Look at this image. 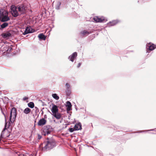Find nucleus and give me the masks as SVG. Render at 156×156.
<instances>
[{
    "instance_id": "nucleus-30",
    "label": "nucleus",
    "mask_w": 156,
    "mask_h": 156,
    "mask_svg": "<svg viewBox=\"0 0 156 156\" xmlns=\"http://www.w3.org/2000/svg\"><path fill=\"white\" fill-rule=\"evenodd\" d=\"M2 113L4 115L5 118V114L2 111Z\"/></svg>"
},
{
    "instance_id": "nucleus-28",
    "label": "nucleus",
    "mask_w": 156,
    "mask_h": 156,
    "mask_svg": "<svg viewBox=\"0 0 156 156\" xmlns=\"http://www.w3.org/2000/svg\"><path fill=\"white\" fill-rule=\"evenodd\" d=\"M28 99V98L27 97H25L23 98V101H25L26 100H27Z\"/></svg>"
},
{
    "instance_id": "nucleus-19",
    "label": "nucleus",
    "mask_w": 156,
    "mask_h": 156,
    "mask_svg": "<svg viewBox=\"0 0 156 156\" xmlns=\"http://www.w3.org/2000/svg\"><path fill=\"white\" fill-rule=\"evenodd\" d=\"M30 111L31 110L30 108H27L24 110L23 112L26 114H27L30 113Z\"/></svg>"
},
{
    "instance_id": "nucleus-3",
    "label": "nucleus",
    "mask_w": 156,
    "mask_h": 156,
    "mask_svg": "<svg viewBox=\"0 0 156 156\" xmlns=\"http://www.w3.org/2000/svg\"><path fill=\"white\" fill-rule=\"evenodd\" d=\"M52 108L51 109L52 115L56 119H60L61 117V114L58 112V106L54 104H52Z\"/></svg>"
},
{
    "instance_id": "nucleus-23",
    "label": "nucleus",
    "mask_w": 156,
    "mask_h": 156,
    "mask_svg": "<svg viewBox=\"0 0 156 156\" xmlns=\"http://www.w3.org/2000/svg\"><path fill=\"white\" fill-rule=\"evenodd\" d=\"M7 122H6V119H5V128H4L3 131L2 132V133H1V136H3V132H4V131H5V129H7L6 128L7 127Z\"/></svg>"
},
{
    "instance_id": "nucleus-6",
    "label": "nucleus",
    "mask_w": 156,
    "mask_h": 156,
    "mask_svg": "<svg viewBox=\"0 0 156 156\" xmlns=\"http://www.w3.org/2000/svg\"><path fill=\"white\" fill-rule=\"evenodd\" d=\"M17 9L18 10L20 14H22L25 12L26 7L24 5H21L17 7Z\"/></svg>"
},
{
    "instance_id": "nucleus-18",
    "label": "nucleus",
    "mask_w": 156,
    "mask_h": 156,
    "mask_svg": "<svg viewBox=\"0 0 156 156\" xmlns=\"http://www.w3.org/2000/svg\"><path fill=\"white\" fill-rule=\"evenodd\" d=\"M38 37L40 39L45 40L46 39V37L43 34H39L38 36Z\"/></svg>"
},
{
    "instance_id": "nucleus-35",
    "label": "nucleus",
    "mask_w": 156,
    "mask_h": 156,
    "mask_svg": "<svg viewBox=\"0 0 156 156\" xmlns=\"http://www.w3.org/2000/svg\"><path fill=\"white\" fill-rule=\"evenodd\" d=\"M5 43V44H7V43H7V42H6L5 43Z\"/></svg>"
},
{
    "instance_id": "nucleus-32",
    "label": "nucleus",
    "mask_w": 156,
    "mask_h": 156,
    "mask_svg": "<svg viewBox=\"0 0 156 156\" xmlns=\"http://www.w3.org/2000/svg\"><path fill=\"white\" fill-rule=\"evenodd\" d=\"M35 108L36 109V111L37 112V110H38V108L37 107H35Z\"/></svg>"
},
{
    "instance_id": "nucleus-4",
    "label": "nucleus",
    "mask_w": 156,
    "mask_h": 156,
    "mask_svg": "<svg viewBox=\"0 0 156 156\" xmlns=\"http://www.w3.org/2000/svg\"><path fill=\"white\" fill-rule=\"evenodd\" d=\"M16 116V110L15 108H13L11 110L10 115V120L13 123L15 120Z\"/></svg>"
},
{
    "instance_id": "nucleus-20",
    "label": "nucleus",
    "mask_w": 156,
    "mask_h": 156,
    "mask_svg": "<svg viewBox=\"0 0 156 156\" xmlns=\"http://www.w3.org/2000/svg\"><path fill=\"white\" fill-rule=\"evenodd\" d=\"M8 23H7L5 22L2 24V25H1L0 26V27L1 28L3 29L6 27L8 26Z\"/></svg>"
},
{
    "instance_id": "nucleus-36",
    "label": "nucleus",
    "mask_w": 156,
    "mask_h": 156,
    "mask_svg": "<svg viewBox=\"0 0 156 156\" xmlns=\"http://www.w3.org/2000/svg\"><path fill=\"white\" fill-rule=\"evenodd\" d=\"M39 136H40V135H38V137H39Z\"/></svg>"
},
{
    "instance_id": "nucleus-31",
    "label": "nucleus",
    "mask_w": 156,
    "mask_h": 156,
    "mask_svg": "<svg viewBox=\"0 0 156 156\" xmlns=\"http://www.w3.org/2000/svg\"><path fill=\"white\" fill-rule=\"evenodd\" d=\"M80 65H81V63H79V64H78V66H77V67L78 68L80 66Z\"/></svg>"
},
{
    "instance_id": "nucleus-33",
    "label": "nucleus",
    "mask_w": 156,
    "mask_h": 156,
    "mask_svg": "<svg viewBox=\"0 0 156 156\" xmlns=\"http://www.w3.org/2000/svg\"><path fill=\"white\" fill-rule=\"evenodd\" d=\"M38 137V140H40L41 139L42 137Z\"/></svg>"
},
{
    "instance_id": "nucleus-12",
    "label": "nucleus",
    "mask_w": 156,
    "mask_h": 156,
    "mask_svg": "<svg viewBox=\"0 0 156 156\" xmlns=\"http://www.w3.org/2000/svg\"><path fill=\"white\" fill-rule=\"evenodd\" d=\"M77 56V53L76 52L73 53L69 57V59L70 61L73 62L74 61V59L76 58Z\"/></svg>"
},
{
    "instance_id": "nucleus-8",
    "label": "nucleus",
    "mask_w": 156,
    "mask_h": 156,
    "mask_svg": "<svg viewBox=\"0 0 156 156\" xmlns=\"http://www.w3.org/2000/svg\"><path fill=\"white\" fill-rule=\"evenodd\" d=\"M94 21L96 22H101L104 21H106L107 20H105L104 17H102L100 18L98 16H95L93 18Z\"/></svg>"
},
{
    "instance_id": "nucleus-5",
    "label": "nucleus",
    "mask_w": 156,
    "mask_h": 156,
    "mask_svg": "<svg viewBox=\"0 0 156 156\" xmlns=\"http://www.w3.org/2000/svg\"><path fill=\"white\" fill-rule=\"evenodd\" d=\"M17 8L14 5H12L11 7V13L14 17H16L19 14V13L17 12Z\"/></svg>"
},
{
    "instance_id": "nucleus-2",
    "label": "nucleus",
    "mask_w": 156,
    "mask_h": 156,
    "mask_svg": "<svg viewBox=\"0 0 156 156\" xmlns=\"http://www.w3.org/2000/svg\"><path fill=\"white\" fill-rule=\"evenodd\" d=\"M9 12L6 10L1 9L0 10V21L2 22L8 21L10 20L9 17Z\"/></svg>"
},
{
    "instance_id": "nucleus-37",
    "label": "nucleus",
    "mask_w": 156,
    "mask_h": 156,
    "mask_svg": "<svg viewBox=\"0 0 156 156\" xmlns=\"http://www.w3.org/2000/svg\"><path fill=\"white\" fill-rule=\"evenodd\" d=\"M10 136L9 135L7 136Z\"/></svg>"
},
{
    "instance_id": "nucleus-21",
    "label": "nucleus",
    "mask_w": 156,
    "mask_h": 156,
    "mask_svg": "<svg viewBox=\"0 0 156 156\" xmlns=\"http://www.w3.org/2000/svg\"><path fill=\"white\" fill-rule=\"evenodd\" d=\"M52 97L56 100H58L59 99V97L56 94H53L52 95Z\"/></svg>"
},
{
    "instance_id": "nucleus-1",
    "label": "nucleus",
    "mask_w": 156,
    "mask_h": 156,
    "mask_svg": "<svg viewBox=\"0 0 156 156\" xmlns=\"http://www.w3.org/2000/svg\"><path fill=\"white\" fill-rule=\"evenodd\" d=\"M55 142L52 137H48L46 140L42 144L43 145H44L42 147V149L44 151H46L47 149H51L55 146Z\"/></svg>"
},
{
    "instance_id": "nucleus-15",
    "label": "nucleus",
    "mask_w": 156,
    "mask_h": 156,
    "mask_svg": "<svg viewBox=\"0 0 156 156\" xmlns=\"http://www.w3.org/2000/svg\"><path fill=\"white\" fill-rule=\"evenodd\" d=\"M66 107V110L67 111H69L71 110L72 105L71 103L69 101H67Z\"/></svg>"
},
{
    "instance_id": "nucleus-10",
    "label": "nucleus",
    "mask_w": 156,
    "mask_h": 156,
    "mask_svg": "<svg viewBox=\"0 0 156 156\" xmlns=\"http://www.w3.org/2000/svg\"><path fill=\"white\" fill-rule=\"evenodd\" d=\"M47 121L44 119L42 118L40 119L37 123V125L40 126H43L45 124Z\"/></svg>"
},
{
    "instance_id": "nucleus-24",
    "label": "nucleus",
    "mask_w": 156,
    "mask_h": 156,
    "mask_svg": "<svg viewBox=\"0 0 156 156\" xmlns=\"http://www.w3.org/2000/svg\"><path fill=\"white\" fill-rule=\"evenodd\" d=\"M12 49V45H10V46L9 45V47H8V48L7 50V52L8 53H9L11 51V50Z\"/></svg>"
},
{
    "instance_id": "nucleus-26",
    "label": "nucleus",
    "mask_w": 156,
    "mask_h": 156,
    "mask_svg": "<svg viewBox=\"0 0 156 156\" xmlns=\"http://www.w3.org/2000/svg\"><path fill=\"white\" fill-rule=\"evenodd\" d=\"M69 131H70V132H72L75 130V129H74V128H69Z\"/></svg>"
},
{
    "instance_id": "nucleus-9",
    "label": "nucleus",
    "mask_w": 156,
    "mask_h": 156,
    "mask_svg": "<svg viewBox=\"0 0 156 156\" xmlns=\"http://www.w3.org/2000/svg\"><path fill=\"white\" fill-rule=\"evenodd\" d=\"M45 127L46 128H44L41 132V134L42 136H46L48 135V134H50L51 132L47 128L48 127L47 126Z\"/></svg>"
},
{
    "instance_id": "nucleus-16",
    "label": "nucleus",
    "mask_w": 156,
    "mask_h": 156,
    "mask_svg": "<svg viewBox=\"0 0 156 156\" xmlns=\"http://www.w3.org/2000/svg\"><path fill=\"white\" fill-rule=\"evenodd\" d=\"M118 23L116 20H114L112 21V22H110L109 23H108V26H113L115 24H116Z\"/></svg>"
},
{
    "instance_id": "nucleus-14",
    "label": "nucleus",
    "mask_w": 156,
    "mask_h": 156,
    "mask_svg": "<svg viewBox=\"0 0 156 156\" xmlns=\"http://www.w3.org/2000/svg\"><path fill=\"white\" fill-rule=\"evenodd\" d=\"M11 36V34L9 32H7L6 33L2 34V36L4 38L6 39L9 38Z\"/></svg>"
},
{
    "instance_id": "nucleus-29",
    "label": "nucleus",
    "mask_w": 156,
    "mask_h": 156,
    "mask_svg": "<svg viewBox=\"0 0 156 156\" xmlns=\"http://www.w3.org/2000/svg\"><path fill=\"white\" fill-rule=\"evenodd\" d=\"M3 137H0V143H1V141Z\"/></svg>"
},
{
    "instance_id": "nucleus-25",
    "label": "nucleus",
    "mask_w": 156,
    "mask_h": 156,
    "mask_svg": "<svg viewBox=\"0 0 156 156\" xmlns=\"http://www.w3.org/2000/svg\"><path fill=\"white\" fill-rule=\"evenodd\" d=\"M8 47L9 45H5L3 48L4 50L7 51Z\"/></svg>"
},
{
    "instance_id": "nucleus-22",
    "label": "nucleus",
    "mask_w": 156,
    "mask_h": 156,
    "mask_svg": "<svg viewBox=\"0 0 156 156\" xmlns=\"http://www.w3.org/2000/svg\"><path fill=\"white\" fill-rule=\"evenodd\" d=\"M28 106L31 108H33L34 107V104L33 102H30L28 104Z\"/></svg>"
},
{
    "instance_id": "nucleus-7",
    "label": "nucleus",
    "mask_w": 156,
    "mask_h": 156,
    "mask_svg": "<svg viewBox=\"0 0 156 156\" xmlns=\"http://www.w3.org/2000/svg\"><path fill=\"white\" fill-rule=\"evenodd\" d=\"M155 46L153 44H151V43L147 44L146 46V48L147 49V52L149 51H151L155 48Z\"/></svg>"
},
{
    "instance_id": "nucleus-34",
    "label": "nucleus",
    "mask_w": 156,
    "mask_h": 156,
    "mask_svg": "<svg viewBox=\"0 0 156 156\" xmlns=\"http://www.w3.org/2000/svg\"><path fill=\"white\" fill-rule=\"evenodd\" d=\"M9 123L8 124V126L7 127V128L9 127Z\"/></svg>"
},
{
    "instance_id": "nucleus-17",
    "label": "nucleus",
    "mask_w": 156,
    "mask_h": 156,
    "mask_svg": "<svg viewBox=\"0 0 156 156\" xmlns=\"http://www.w3.org/2000/svg\"><path fill=\"white\" fill-rule=\"evenodd\" d=\"M90 33L86 30H83L81 32V34L82 36H87Z\"/></svg>"
},
{
    "instance_id": "nucleus-27",
    "label": "nucleus",
    "mask_w": 156,
    "mask_h": 156,
    "mask_svg": "<svg viewBox=\"0 0 156 156\" xmlns=\"http://www.w3.org/2000/svg\"><path fill=\"white\" fill-rule=\"evenodd\" d=\"M66 87L67 89H69L70 88V86L68 83H66Z\"/></svg>"
},
{
    "instance_id": "nucleus-13",
    "label": "nucleus",
    "mask_w": 156,
    "mask_h": 156,
    "mask_svg": "<svg viewBox=\"0 0 156 156\" xmlns=\"http://www.w3.org/2000/svg\"><path fill=\"white\" fill-rule=\"evenodd\" d=\"M75 130H79L81 129H82V126L80 122L76 123L74 126Z\"/></svg>"
},
{
    "instance_id": "nucleus-11",
    "label": "nucleus",
    "mask_w": 156,
    "mask_h": 156,
    "mask_svg": "<svg viewBox=\"0 0 156 156\" xmlns=\"http://www.w3.org/2000/svg\"><path fill=\"white\" fill-rule=\"evenodd\" d=\"M33 32V29L31 27H26L24 32L23 33V35H25L27 34L32 33Z\"/></svg>"
}]
</instances>
